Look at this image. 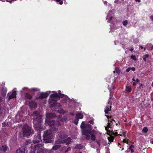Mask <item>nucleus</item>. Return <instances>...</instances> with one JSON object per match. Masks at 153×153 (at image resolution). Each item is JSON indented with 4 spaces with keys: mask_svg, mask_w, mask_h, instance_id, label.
I'll list each match as a JSON object with an SVG mask.
<instances>
[{
    "mask_svg": "<svg viewBox=\"0 0 153 153\" xmlns=\"http://www.w3.org/2000/svg\"><path fill=\"white\" fill-rule=\"evenodd\" d=\"M80 127L82 129V134L85 135L87 139L89 140L91 138V140L92 141L90 142L91 146L93 148H94L95 146L92 144L93 143V141H94L96 140V131L94 130L91 131V125L88 124L85 126L84 122H82L81 124Z\"/></svg>",
    "mask_w": 153,
    "mask_h": 153,
    "instance_id": "1",
    "label": "nucleus"
},
{
    "mask_svg": "<svg viewBox=\"0 0 153 153\" xmlns=\"http://www.w3.org/2000/svg\"><path fill=\"white\" fill-rule=\"evenodd\" d=\"M65 96L63 94H60L59 95L57 93L52 94L50 96L51 99L49 100V102L51 107L55 106L56 105H59V103H56V102L57 100L59 99L60 97L62 98Z\"/></svg>",
    "mask_w": 153,
    "mask_h": 153,
    "instance_id": "2",
    "label": "nucleus"
},
{
    "mask_svg": "<svg viewBox=\"0 0 153 153\" xmlns=\"http://www.w3.org/2000/svg\"><path fill=\"white\" fill-rule=\"evenodd\" d=\"M48 125L51 127L50 129L49 130H51L52 133L56 132L58 130L57 128L61 125L59 121H55L53 120L49 121L48 122Z\"/></svg>",
    "mask_w": 153,
    "mask_h": 153,
    "instance_id": "3",
    "label": "nucleus"
},
{
    "mask_svg": "<svg viewBox=\"0 0 153 153\" xmlns=\"http://www.w3.org/2000/svg\"><path fill=\"white\" fill-rule=\"evenodd\" d=\"M53 135L51 130H47L44 132L43 135V141L46 143H51L52 142V139Z\"/></svg>",
    "mask_w": 153,
    "mask_h": 153,
    "instance_id": "4",
    "label": "nucleus"
},
{
    "mask_svg": "<svg viewBox=\"0 0 153 153\" xmlns=\"http://www.w3.org/2000/svg\"><path fill=\"white\" fill-rule=\"evenodd\" d=\"M31 116L33 123L36 124L40 123L42 121V116L39 112L37 111H34L32 114Z\"/></svg>",
    "mask_w": 153,
    "mask_h": 153,
    "instance_id": "5",
    "label": "nucleus"
},
{
    "mask_svg": "<svg viewBox=\"0 0 153 153\" xmlns=\"http://www.w3.org/2000/svg\"><path fill=\"white\" fill-rule=\"evenodd\" d=\"M23 131L24 136L28 138L33 134V131L31 128L27 125H25L23 128Z\"/></svg>",
    "mask_w": 153,
    "mask_h": 153,
    "instance_id": "6",
    "label": "nucleus"
},
{
    "mask_svg": "<svg viewBox=\"0 0 153 153\" xmlns=\"http://www.w3.org/2000/svg\"><path fill=\"white\" fill-rule=\"evenodd\" d=\"M41 146V145L40 144L35 145L31 153H45V150L40 148Z\"/></svg>",
    "mask_w": 153,
    "mask_h": 153,
    "instance_id": "7",
    "label": "nucleus"
},
{
    "mask_svg": "<svg viewBox=\"0 0 153 153\" xmlns=\"http://www.w3.org/2000/svg\"><path fill=\"white\" fill-rule=\"evenodd\" d=\"M112 13V11L109 10L108 11L107 16L106 17V19L107 20L108 22L110 23H113L115 20L114 18L110 16Z\"/></svg>",
    "mask_w": 153,
    "mask_h": 153,
    "instance_id": "8",
    "label": "nucleus"
},
{
    "mask_svg": "<svg viewBox=\"0 0 153 153\" xmlns=\"http://www.w3.org/2000/svg\"><path fill=\"white\" fill-rule=\"evenodd\" d=\"M16 88L13 89L12 92H9L7 94V96L8 97V99L9 100L12 98H16Z\"/></svg>",
    "mask_w": 153,
    "mask_h": 153,
    "instance_id": "9",
    "label": "nucleus"
},
{
    "mask_svg": "<svg viewBox=\"0 0 153 153\" xmlns=\"http://www.w3.org/2000/svg\"><path fill=\"white\" fill-rule=\"evenodd\" d=\"M51 93L50 91H47L45 93L42 92L41 93L40 96L38 97H37L36 99H43L47 97L49 94Z\"/></svg>",
    "mask_w": 153,
    "mask_h": 153,
    "instance_id": "10",
    "label": "nucleus"
},
{
    "mask_svg": "<svg viewBox=\"0 0 153 153\" xmlns=\"http://www.w3.org/2000/svg\"><path fill=\"white\" fill-rule=\"evenodd\" d=\"M61 143H62V141L60 140L56 141L55 143V146L53 147L52 149L53 150H56L60 147V144Z\"/></svg>",
    "mask_w": 153,
    "mask_h": 153,
    "instance_id": "11",
    "label": "nucleus"
},
{
    "mask_svg": "<svg viewBox=\"0 0 153 153\" xmlns=\"http://www.w3.org/2000/svg\"><path fill=\"white\" fill-rule=\"evenodd\" d=\"M96 142L98 144L99 146H100L101 144L104 146L106 144V143L105 142V140L101 138L99 139V140H97Z\"/></svg>",
    "mask_w": 153,
    "mask_h": 153,
    "instance_id": "12",
    "label": "nucleus"
},
{
    "mask_svg": "<svg viewBox=\"0 0 153 153\" xmlns=\"http://www.w3.org/2000/svg\"><path fill=\"white\" fill-rule=\"evenodd\" d=\"M27 150L26 149V148L25 147H22L19 149H18L16 152V153H25L27 152Z\"/></svg>",
    "mask_w": 153,
    "mask_h": 153,
    "instance_id": "13",
    "label": "nucleus"
},
{
    "mask_svg": "<svg viewBox=\"0 0 153 153\" xmlns=\"http://www.w3.org/2000/svg\"><path fill=\"white\" fill-rule=\"evenodd\" d=\"M114 120H113L111 118H110L109 119H108V123L107 126L105 127V130L107 131H108V128L110 127L113 124L112 121Z\"/></svg>",
    "mask_w": 153,
    "mask_h": 153,
    "instance_id": "14",
    "label": "nucleus"
},
{
    "mask_svg": "<svg viewBox=\"0 0 153 153\" xmlns=\"http://www.w3.org/2000/svg\"><path fill=\"white\" fill-rule=\"evenodd\" d=\"M8 148L6 145H3L0 148V151L3 152H5L8 150Z\"/></svg>",
    "mask_w": 153,
    "mask_h": 153,
    "instance_id": "15",
    "label": "nucleus"
},
{
    "mask_svg": "<svg viewBox=\"0 0 153 153\" xmlns=\"http://www.w3.org/2000/svg\"><path fill=\"white\" fill-rule=\"evenodd\" d=\"M40 141H41V136L40 134H38L37 137H36V140H33V142L34 143H37L39 142H40Z\"/></svg>",
    "mask_w": 153,
    "mask_h": 153,
    "instance_id": "16",
    "label": "nucleus"
},
{
    "mask_svg": "<svg viewBox=\"0 0 153 153\" xmlns=\"http://www.w3.org/2000/svg\"><path fill=\"white\" fill-rule=\"evenodd\" d=\"M71 139L70 137H68L66 139L62 141V143H65L66 144H68L70 143L71 141Z\"/></svg>",
    "mask_w": 153,
    "mask_h": 153,
    "instance_id": "17",
    "label": "nucleus"
},
{
    "mask_svg": "<svg viewBox=\"0 0 153 153\" xmlns=\"http://www.w3.org/2000/svg\"><path fill=\"white\" fill-rule=\"evenodd\" d=\"M76 118L78 119H82L83 118L82 113L81 112H77L76 114Z\"/></svg>",
    "mask_w": 153,
    "mask_h": 153,
    "instance_id": "18",
    "label": "nucleus"
},
{
    "mask_svg": "<svg viewBox=\"0 0 153 153\" xmlns=\"http://www.w3.org/2000/svg\"><path fill=\"white\" fill-rule=\"evenodd\" d=\"M111 105H107L105 108V114H108V112L111 110Z\"/></svg>",
    "mask_w": 153,
    "mask_h": 153,
    "instance_id": "19",
    "label": "nucleus"
},
{
    "mask_svg": "<svg viewBox=\"0 0 153 153\" xmlns=\"http://www.w3.org/2000/svg\"><path fill=\"white\" fill-rule=\"evenodd\" d=\"M7 91V89L5 87H3L2 89L1 93L3 96H5Z\"/></svg>",
    "mask_w": 153,
    "mask_h": 153,
    "instance_id": "20",
    "label": "nucleus"
},
{
    "mask_svg": "<svg viewBox=\"0 0 153 153\" xmlns=\"http://www.w3.org/2000/svg\"><path fill=\"white\" fill-rule=\"evenodd\" d=\"M55 116V114L53 113H47L46 114L47 118H52Z\"/></svg>",
    "mask_w": 153,
    "mask_h": 153,
    "instance_id": "21",
    "label": "nucleus"
},
{
    "mask_svg": "<svg viewBox=\"0 0 153 153\" xmlns=\"http://www.w3.org/2000/svg\"><path fill=\"white\" fill-rule=\"evenodd\" d=\"M30 107L32 108H35L37 107V104L36 103L34 102H32L30 103Z\"/></svg>",
    "mask_w": 153,
    "mask_h": 153,
    "instance_id": "22",
    "label": "nucleus"
},
{
    "mask_svg": "<svg viewBox=\"0 0 153 153\" xmlns=\"http://www.w3.org/2000/svg\"><path fill=\"white\" fill-rule=\"evenodd\" d=\"M30 89H28L27 88L25 87L22 88V90L21 91V93H24L25 92V91L26 92H27L28 91H30Z\"/></svg>",
    "mask_w": 153,
    "mask_h": 153,
    "instance_id": "23",
    "label": "nucleus"
},
{
    "mask_svg": "<svg viewBox=\"0 0 153 153\" xmlns=\"http://www.w3.org/2000/svg\"><path fill=\"white\" fill-rule=\"evenodd\" d=\"M134 148V146L133 145H131L129 147V149L131 150V153H135V152L133 149Z\"/></svg>",
    "mask_w": 153,
    "mask_h": 153,
    "instance_id": "24",
    "label": "nucleus"
},
{
    "mask_svg": "<svg viewBox=\"0 0 153 153\" xmlns=\"http://www.w3.org/2000/svg\"><path fill=\"white\" fill-rule=\"evenodd\" d=\"M83 147L80 144H78L75 147V148L76 149H82Z\"/></svg>",
    "mask_w": 153,
    "mask_h": 153,
    "instance_id": "25",
    "label": "nucleus"
},
{
    "mask_svg": "<svg viewBox=\"0 0 153 153\" xmlns=\"http://www.w3.org/2000/svg\"><path fill=\"white\" fill-rule=\"evenodd\" d=\"M126 91L128 92H130L131 91V88L130 86H126Z\"/></svg>",
    "mask_w": 153,
    "mask_h": 153,
    "instance_id": "26",
    "label": "nucleus"
},
{
    "mask_svg": "<svg viewBox=\"0 0 153 153\" xmlns=\"http://www.w3.org/2000/svg\"><path fill=\"white\" fill-rule=\"evenodd\" d=\"M30 91H39V89L38 88H31L30 89Z\"/></svg>",
    "mask_w": 153,
    "mask_h": 153,
    "instance_id": "27",
    "label": "nucleus"
},
{
    "mask_svg": "<svg viewBox=\"0 0 153 153\" xmlns=\"http://www.w3.org/2000/svg\"><path fill=\"white\" fill-rule=\"evenodd\" d=\"M148 130V129L146 127H145L143 128L142 130V131L144 133H146L147 132Z\"/></svg>",
    "mask_w": 153,
    "mask_h": 153,
    "instance_id": "28",
    "label": "nucleus"
},
{
    "mask_svg": "<svg viewBox=\"0 0 153 153\" xmlns=\"http://www.w3.org/2000/svg\"><path fill=\"white\" fill-rule=\"evenodd\" d=\"M114 73H116L117 74H119L120 72V70L117 68H115V70L114 71Z\"/></svg>",
    "mask_w": 153,
    "mask_h": 153,
    "instance_id": "29",
    "label": "nucleus"
},
{
    "mask_svg": "<svg viewBox=\"0 0 153 153\" xmlns=\"http://www.w3.org/2000/svg\"><path fill=\"white\" fill-rule=\"evenodd\" d=\"M26 97L28 99H30L31 98V96L28 94H26Z\"/></svg>",
    "mask_w": 153,
    "mask_h": 153,
    "instance_id": "30",
    "label": "nucleus"
},
{
    "mask_svg": "<svg viewBox=\"0 0 153 153\" xmlns=\"http://www.w3.org/2000/svg\"><path fill=\"white\" fill-rule=\"evenodd\" d=\"M128 24V21L126 20L123 22V24L124 26H126Z\"/></svg>",
    "mask_w": 153,
    "mask_h": 153,
    "instance_id": "31",
    "label": "nucleus"
},
{
    "mask_svg": "<svg viewBox=\"0 0 153 153\" xmlns=\"http://www.w3.org/2000/svg\"><path fill=\"white\" fill-rule=\"evenodd\" d=\"M131 59H132L134 60H136V56L134 55H131Z\"/></svg>",
    "mask_w": 153,
    "mask_h": 153,
    "instance_id": "32",
    "label": "nucleus"
},
{
    "mask_svg": "<svg viewBox=\"0 0 153 153\" xmlns=\"http://www.w3.org/2000/svg\"><path fill=\"white\" fill-rule=\"evenodd\" d=\"M78 121H79V119L77 118L76 119H75L74 120V122L76 125H77V124L78 123Z\"/></svg>",
    "mask_w": 153,
    "mask_h": 153,
    "instance_id": "33",
    "label": "nucleus"
},
{
    "mask_svg": "<svg viewBox=\"0 0 153 153\" xmlns=\"http://www.w3.org/2000/svg\"><path fill=\"white\" fill-rule=\"evenodd\" d=\"M56 1L57 2H59V4H62L63 3V2L62 1H61V0H56Z\"/></svg>",
    "mask_w": 153,
    "mask_h": 153,
    "instance_id": "34",
    "label": "nucleus"
},
{
    "mask_svg": "<svg viewBox=\"0 0 153 153\" xmlns=\"http://www.w3.org/2000/svg\"><path fill=\"white\" fill-rule=\"evenodd\" d=\"M39 128L41 130H44L45 129V127L44 126H40Z\"/></svg>",
    "mask_w": 153,
    "mask_h": 153,
    "instance_id": "35",
    "label": "nucleus"
},
{
    "mask_svg": "<svg viewBox=\"0 0 153 153\" xmlns=\"http://www.w3.org/2000/svg\"><path fill=\"white\" fill-rule=\"evenodd\" d=\"M30 143V140H27L26 141V142L25 144L27 145Z\"/></svg>",
    "mask_w": 153,
    "mask_h": 153,
    "instance_id": "36",
    "label": "nucleus"
},
{
    "mask_svg": "<svg viewBox=\"0 0 153 153\" xmlns=\"http://www.w3.org/2000/svg\"><path fill=\"white\" fill-rule=\"evenodd\" d=\"M130 70H131V68L129 67V68H127L126 70V72H128L130 71Z\"/></svg>",
    "mask_w": 153,
    "mask_h": 153,
    "instance_id": "37",
    "label": "nucleus"
},
{
    "mask_svg": "<svg viewBox=\"0 0 153 153\" xmlns=\"http://www.w3.org/2000/svg\"><path fill=\"white\" fill-rule=\"evenodd\" d=\"M71 149V148L70 147L68 148L65 151V152H67L70 150Z\"/></svg>",
    "mask_w": 153,
    "mask_h": 153,
    "instance_id": "38",
    "label": "nucleus"
},
{
    "mask_svg": "<svg viewBox=\"0 0 153 153\" xmlns=\"http://www.w3.org/2000/svg\"><path fill=\"white\" fill-rule=\"evenodd\" d=\"M123 142L125 143H128V141H127V140L126 139H124L123 140Z\"/></svg>",
    "mask_w": 153,
    "mask_h": 153,
    "instance_id": "39",
    "label": "nucleus"
},
{
    "mask_svg": "<svg viewBox=\"0 0 153 153\" xmlns=\"http://www.w3.org/2000/svg\"><path fill=\"white\" fill-rule=\"evenodd\" d=\"M148 45H149V46L151 47V49L152 50L153 49V45L151 44H148Z\"/></svg>",
    "mask_w": 153,
    "mask_h": 153,
    "instance_id": "40",
    "label": "nucleus"
},
{
    "mask_svg": "<svg viewBox=\"0 0 153 153\" xmlns=\"http://www.w3.org/2000/svg\"><path fill=\"white\" fill-rule=\"evenodd\" d=\"M131 70L133 71H134L135 70V68L134 67L131 68Z\"/></svg>",
    "mask_w": 153,
    "mask_h": 153,
    "instance_id": "41",
    "label": "nucleus"
},
{
    "mask_svg": "<svg viewBox=\"0 0 153 153\" xmlns=\"http://www.w3.org/2000/svg\"><path fill=\"white\" fill-rule=\"evenodd\" d=\"M149 55L148 54H146L143 56V57H145L146 58L149 57Z\"/></svg>",
    "mask_w": 153,
    "mask_h": 153,
    "instance_id": "42",
    "label": "nucleus"
},
{
    "mask_svg": "<svg viewBox=\"0 0 153 153\" xmlns=\"http://www.w3.org/2000/svg\"><path fill=\"white\" fill-rule=\"evenodd\" d=\"M89 123H90L91 124H94V121L92 120H90L89 121Z\"/></svg>",
    "mask_w": 153,
    "mask_h": 153,
    "instance_id": "43",
    "label": "nucleus"
},
{
    "mask_svg": "<svg viewBox=\"0 0 153 153\" xmlns=\"http://www.w3.org/2000/svg\"><path fill=\"white\" fill-rule=\"evenodd\" d=\"M122 134H119L120 135V136H122L123 135L124 136V137H125V133L124 132H123Z\"/></svg>",
    "mask_w": 153,
    "mask_h": 153,
    "instance_id": "44",
    "label": "nucleus"
},
{
    "mask_svg": "<svg viewBox=\"0 0 153 153\" xmlns=\"http://www.w3.org/2000/svg\"><path fill=\"white\" fill-rule=\"evenodd\" d=\"M137 83L135 82H133V85H134V86H135L136 85V84H137Z\"/></svg>",
    "mask_w": 153,
    "mask_h": 153,
    "instance_id": "45",
    "label": "nucleus"
},
{
    "mask_svg": "<svg viewBox=\"0 0 153 153\" xmlns=\"http://www.w3.org/2000/svg\"><path fill=\"white\" fill-rule=\"evenodd\" d=\"M150 18L152 21H153V15L151 16L150 17Z\"/></svg>",
    "mask_w": 153,
    "mask_h": 153,
    "instance_id": "46",
    "label": "nucleus"
},
{
    "mask_svg": "<svg viewBox=\"0 0 153 153\" xmlns=\"http://www.w3.org/2000/svg\"><path fill=\"white\" fill-rule=\"evenodd\" d=\"M139 80L138 78H137L136 79V81H135V82L137 83V82H139Z\"/></svg>",
    "mask_w": 153,
    "mask_h": 153,
    "instance_id": "47",
    "label": "nucleus"
},
{
    "mask_svg": "<svg viewBox=\"0 0 153 153\" xmlns=\"http://www.w3.org/2000/svg\"><path fill=\"white\" fill-rule=\"evenodd\" d=\"M143 59L145 61H146V58L144 57H143Z\"/></svg>",
    "mask_w": 153,
    "mask_h": 153,
    "instance_id": "48",
    "label": "nucleus"
},
{
    "mask_svg": "<svg viewBox=\"0 0 153 153\" xmlns=\"http://www.w3.org/2000/svg\"><path fill=\"white\" fill-rule=\"evenodd\" d=\"M107 1H104V4H107Z\"/></svg>",
    "mask_w": 153,
    "mask_h": 153,
    "instance_id": "49",
    "label": "nucleus"
},
{
    "mask_svg": "<svg viewBox=\"0 0 153 153\" xmlns=\"http://www.w3.org/2000/svg\"><path fill=\"white\" fill-rule=\"evenodd\" d=\"M132 80L133 81H134L135 82V81H136V80L134 78H133Z\"/></svg>",
    "mask_w": 153,
    "mask_h": 153,
    "instance_id": "50",
    "label": "nucleus"
},
{
    "mask_svg": "<svg viewBox=\"0 0 153 153\" xmlns=\"http://www.w3.org/2000/svg\"><path fill=\"white\" fill-rule=\"evenodd\" d=\"M136 1H137L138 2H140V0H135Z\"/></svg>",
    "mask_w": 153,
    "mask_h": 153,
    "instance_id": "51",
    "label": "nucleus"
},
{
    "mask_svg": "<svg viewBox=\"0 0 153 153\" xmlns=\"http://www.w3.org/2000/svg\"><path fill=\"white\" fill-rule=\"evenodd\" d=\"M129 50L130 51H132L133 50V49H132V48H130L129 49Z\"/></svg>",
    "mask_w": 153,
    "mask_h": 153,
    "instance_id": "52",
    "label": "nucleus"
},
{
    "mask_svg": "<svg viewBox=\"0 0 153 153\" xmlns=\"http://www.w3.org/2000/svg\"><path fill=\"white\" fill-rule=\"evenodd\" d=\"M140 47L142 49H143V47L142 46H141V45H140Z\"/></svg>",
    "mask_w": 153,
    "mask_h": 153,
    "instance_id": "53",
    "label": "nucleus"
},
{
    "mask_svg": "<svg viewBox=\"0 0 153 153\" xmlns=\"http://www.w3.org/2000/svg\"><path fill=\"white\" fill-rule=\"evenodd\" d=\"M108 104H110V101H109V100H108Z\"/></svg>",
    "mask_w": 153,
    "mask_h": 153,
    "instance_id": "54",
    "label": "nucleus"
},
{
    "mask_svg": "<svg viewBox=\"0 0 153 153\" xmlns=\"http://www.w3.org/2000/svg\"><path fill=\"white\" fill-rule=\"evenodd\" d=\"M137 40V42H138V40H137V39H134V41H135V40Z\"/></svg>",
    "mask_w": 153,
    "mask_h": 153,
    "instance_id": "55",
    "label": "nucleus"
},
{
    "mask_svg": "<svg viewBox=\"0 0 153 153\" xmlns=\"http://www.w3.org/2000/svg\"><path fill=\"white\" fill-rule=\"evenodd\" d=\"M152 86L153 87V81L152 84Z\"/></svg>",
    "mask_w": 153,
    "mask_h": 153,
    "instance_id": "56",
    "label": "nucleus"
},
{
    "mask_svg": "<svg viewBox=\"0 0 153 153\" xmlns=\"http://www.w3.org/2000/svg\"><path fill=\"white\" fill-rule=\"evenodd\" d=\"M111 91H110V95H111Z\"/></svg>",
    "mask_w": 153,
    "mask_h": 153,
    "instance_id": "57",
    "label": "nucleus"
},
{
    "mask_svg": "<svg viewBox=\"0 0 153 153\" xmlns=\"http://www.w3.org/2000/svg\"><path fill=\"white\" fill-rule=\"evenodd\" d=\"M151 143L152 144H153V141H152L151 142Z\"/></svg>",
    "mask_w": 153,
    "mask_h": 153,
    "instance_id": "58",
    "label": "nucleus"
},
{
    "mask_svg": "<svg viewBox=\"0 0 153 153\" xmlns=\"http://www.w3.org/2000/svg\"><path fill=\"white\" fill-rule=\"evenodd\" d=\"M144 51H145V50H146V48H144Z\"/></svg>",
    "mask_w": 153,
    "mask_h": 153,
    "instance_id": "59",
    "label": "nucleus"
},
{
    "mask_svg": "<svg viewBox=\"0 0 153 153\" xmlns=\"http://www.w3.org/2000/svg\"><path fill=\"white\" fill-rule=\"evenodd\" d=\"M120 145V144H118V146H119V145Z\"/></svg>",
    "mask_w": 153,
    "mask_h": 153,
    "instance_id": "60",
    "label": "nucleus"
},
{
    "mask_svg": "<svg viewBox=\"0 0 153 153\" xmlns=\"http://www.w3.org/2000/svg\"><path fill=\"white\" fill-rule=\"evenodd\" d=\"M123 148H122V149H121V151H122V150H123Z\"/></svg>",
    "mask_w": 153,
    "mask_h": 153,
    "instance_id": "61",
    "label": "nucleus"
},
{
    "mask_svg": "<svg viewBox=\"0 0 153 153\" xmlns=\"http://www.w3.org/2000/svg\"><path fill=\"white\" fill-rule=\"evenodd\" d=\"M20 133H19V135L20 137H21V136H20Z\"/></svg>",
    "mask_w": 153,
    "mask_h": 153,
    "instance_id": "62",
    "label": "nucleus"
},
{
    "mask_svg": "<svg viewBox=\"0 0 153 153\" xmlns=\"http://www.w3.org/2000/svg\"><path fill=\"white\" fill-rule=\"evenodd\" d=\"M114 42L115 43V44L116 45V41H114Z\"/></svg>",
    "mask_w": 153,
    "mask_h": 153,
    "instance_id": "63",
    "label": "nucleus"
},
{
    "mask_svg": "<svg viewBox=\"0 0 153 153\" xmlns=\"http://www.w3.org/2000/svg\"><path fill=\"white\" fill-rule=\"evenodd\" d=\"M107 118H108V116H107Z\"/></svg>",
    "mask_w": 153,
    "mask_h": 153,
    "instance_id": "64",
    "label": "nucleus"
}]
</instances>
